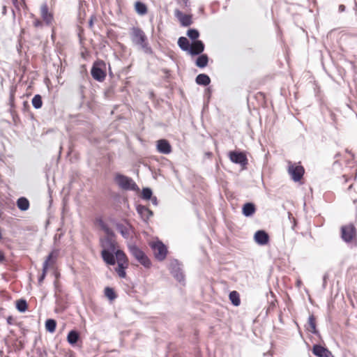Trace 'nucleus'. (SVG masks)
Here are the masks:
<instances>
[{
    "label": "nucleus",
    "mask_w": 357,
    "mask_h": 357,
    "mask_svg": "<svg viewBox=\"0 0 357 357\" xmlns=\"http://www.w3.org/2000/svg\"><path fill=\"white\" fill-rule=\"evenodd\" d=\"M99 227L104 231L105 236L101 238L102 252L103 260L109 265L114 266L116 261L117 266L114 268L116 273L120 278L126 277V269L128 267V261L125 253L116 249V243L113 239V233L111 229L102 222H99Z\"/></svg>",
    "instance_id": "nucleus-1"
},
{
    "label": "nucleus",
    "mask_w": 357,
    "mask_h": 357,
    "mask_svg": "<svg viewBox=\"0 0 357 357\" xmlns=\"http://www.w3.org/2000/svg\"><path fill=\"white\" fill-rule=\"evenodd\" d=\"M154 254V257L158 261H163L167 256V250L166 246L159 241H153L149 243Z\"/></svg>",
    "instance_id": "nucleus-2"
},
{
    "label": "nucleus",
    "mask_w": 357,
    "mask_h": 357,
    "mask_svg": "<svg viewBox=\"0 0 357 357\" xmlns=\"http://www.w3.org/2000/svg\"><path fill=\"white\" fill-rule=\"evenodd\" d=\"M129 250L131 255L144 267L150 268L151 262L143 251L138 248L136 245H129Z\"/></svg>",
    "instance_id": "nucleus-3"
},
{
    "label": "nucleus",
    "mask_w": 357,
    "mask_h": 357,
    "mask_svg": "<svg viewBox=\"0 0 357 357\" xmlns=\"http://www.w3.org/2000/svg\"><path fill=\"white\" fill-rule=\"evenodd\" d=\"M91 75L99 82L103 81L106 76L105 63L103 61L96 62L91 69Z\"/></svg>",
    "instance_id": "nucleus-4"
},
{
    "label": "nucleus",
    "mask_w": 357,
    "mask_h": 357,
    "mask_svg": "<svg viewBox=\"0 0 357 357\" xmlns=\"http://www.w3.org/2000/svg\"><path fill=\"white\" fill-rule=\"evenodd\" d=\"M115 181L123 189L130 190H136L137 189L135 183L131 178L126 176L118 174L115 177Z\"/></svg>",
    "instance_id": "nucleus-5"
},
{
    "label": "nucleus",
    "mask_w": 357,
    "mask_h": 357,
    "mask_svg": "<svg viewBox=\"0 0 357 357\" xmlns=\"http://www.w3.org/2000/svg\"><path fill=\"white\" fill-rule=\"evenodd\" d=\"M132 41L136 45L141 46L144 50H146V51L149 50L146 43V37L142 30L139 29H134L132 33Z\"/></svg>",
    "instance_id": "nucleus-6"
},
{
    "label": "nucleus",
    "mask_w": 357,
    "mask_h": 357,
    "mask_svg": "<svg viewBox=\"0 0 357 357\" xmlns=\"http://www.w3.org/2000/svg\"><path fill=\"white\" fill-rule=\"evenodd\" d=\"M288 172L294 181H298L304 174V168L299 165L289 162L288 166Z\"/></svg>",
    "instance_id": "nucleus-7"
},
{
    "label": "nucleus",
    "mask_w": 357,
    "mask_h": 357,
    "mask_svg": "<svg viewBox=\"0 0 357 357\" xmlns=\"http://www.w3.org/2000/svg\"><path fill=\"white\" fill-rule=\"evenodd\" d=\"M342 238L346 242L351 241L356 237V229L353 225H344L341 229Z\"/></svg>",
    "instance_id": "nucleus-8"
},
{
    "label": "nucleus",
    "mask_w": 357,
    "mask_h": 357,
    "mask_svg": "<svg viewBox=\"0 0 357 357\" xmlns=\"http://www.w3.org/2000/svg\"><path fill=\"white\" fill-rule=\"evenodd\" d=\"M57 255H58V252L56 251H52L48 255L47 259L45 261V262L43 264L42 278H44L47 269L50 267H52L54 266V264L55 263Z\"/></svg>",
    "instance_id": "nucleus-9"
},
{
    "label": "nucleus",
    "mask_w": 357,
    "mask_h": 357,
    "mask_svg": "<svg viewBox=\"0 0 357 357\" xmlns=\"http://www.w3.org/2000/svg\"><path fill=\"white\" fill-rule=\"evenodd\" d=\"M170 269L174 275L178 280L179 282L183 280V274L181 268V265L176 260L172 261L170 264Z\"/></svg>",
    "instance_id": "nucleus-10"
},
{
    "label": "nucleus",
    "mask_w": 357,
    "mask_h": 357,
    "mask_svg": "<svg viewBox=\"0 0 357 357\" xmlns=\"http://www.w3.org/2000/svg\"><path fill=\"white\" fill-rule=\"evenodd\" d=\"M229 158L233 162L242 165H245L247 162L246 157L243 153L231 151L229 153Z\"/></svg>",
    "instance_id": "nucleus-11"
},
{
    "label": "nucleus",
    "mask_w": 357,
    "mask_h": 357,
    "mask_svg": "<svg viewBox=\"0 0 357 357\" xmlns=\"http://www.w3.org/2000/svg\"><path fill=\"white\" fill-rule=\"evenodd\" d=\"M40 15L43 21L47 24H50L53 20V15L50 11H49L48 7L46 4H43L40 6Z\"/></svg>",
    "instance_id": "nucleus-12"
},
{
    "label": "nucleus",
    "mask_w": 357,
    "mask_h": 357,
    "mask_svg": "<svg viewBox=\"0 0 357 357\" xmlns=\"http://www.w3.org/2000/svg\"><path fill=\"white\" fill-rule=\"evenodd\" d=\"M312 352L315 356L318 357L332 356L331 352L328 349L318 344H316L313 347Z\"/></svg>",
    "instance_id": "nucleus-13"
},
{
    "label": "nucleus",
    "mask_w": 357,
    "mask_h": 357,
    "mask_svg": "<svg viewBox=\"0 0 357 357\" xmlns=\"http://www.w3.org/2000/svg\"><path fill=\"white\" fill-rule=\"evenodd\" d=\"M175 15L180 21L181 24L184 26H190L192 23V17L190 15L183 14L178 10H175Z\"/></svg>",
    "instance_id": "nucleus-14"
},
{
    "label": "nucleus",
    "mask_w": 357,
    "mask_h": 357,
    "mask_svg": "<svg viewBox=\"0 0 357 357\" xmlns=\"http://www.w3.org/2000/svg\"><path fill=\"white\" fill-rule=\"evenodd\" d=\"M204 49V45L203 43L201 40H195L190 45L188 52L190 54L197 55L202 53Z\"/></svg>",
    "instance_id": "nucleus-15"
},
{
    "label": "nucleus",
    "mask_w": 357,
    "mask_h": 357,
    "mask_svg": "<svg viewBox=\"0 0 357 357\" xmlns=\"http://www.w3.org/2000/svg\"><path fill=\"white\" fill-rule=\"evenodd\" d=\"M158 151L163 154H169L172 151V147L166 139H160L157 142Z\"/></svg>",
    "instance_id": "nucleus-16"
},
{
    "label": "nucleus",
    "mask_w": 357,
    "mask_h": 357,
    "mask_svg": "<svg viewBox=\"0 0 357 357\" xmlns=\"http://www.w3.org/2000/svg\"><path fill=\"white\" fill-rule=\"evenodd\" d=\"M255 241L259 245H266L268 241V236L264 231H257L254 236Z\"/></svg>",
    "instance_id": "nucleus-17"
},
{
    "label": "nucleus",
    "mask_w": 357,
    "mask_h": 357,
    "mask_svg": "<svg viewBox=\"0 0 357 357\" xmlns=\"http://www.w3.org/2000/svg\"><path fill=\"white\" fill-rule=\"evenodd\" d=\"M137 211L144 221H147L153 215V212L144 206H137Z\"/></svg>",
    "instance_id": "nucleus-18"
},
{
    "label": "nucleus",
    "mask_w": 357,
    "mask_h": 357,
    "mask_svg": "<svg viewBox=\"0 0 357 357\" xmlns=\"http://www.w3.org/2000/svg\"><path fill=\"white\" fill-rule=\"evenodd\" d=\"M79 337V333L76 331H70L67 336V340L71 345L77 343Z\"/></svg>",
    "instance_id": "nucleus-19"
},
{
    "label": "nucleus",
    "mask_w": 357,
    "mask_h": 357,
    "mask_svg": "<svg viewBox=\"0 0 357 357\" xmlns=\"http://www.w3.org/2000/svg\"><path fill=\"white\" fill-rule=\"evenodd\" d=\"M255 211V205L252 203H247L243 207V213L245 216L252 215Z\"/></svg>",
    "instance_id": "nucleus-20"
},
{
    "label": "nucleus",
    "mask_w": 357,
    "mask_h": 357,
    "mask_svg": "<svg viewBox=\"0 0 357 357\" xmlns=\"http://www.w3.org/2000/svg\"><path fill=\"white\" fill-rule=\"evenodd\" d=\"M17 207L22 211H26L29 208V202L25 197H20L17 201Z\"/></svg>",
    "instance_id": "nucleus-21"
},
{
    "label": "nucleus",
    "mask_w": 357,
    "mask_h": 357,
    "mask_svg": "<svg viewBox=\"0 0 357 357\" xmlns=\"http://www.w3.org/2000/svg\"><path fill=\"white\" fill-rule=\"evenodd\" d=\"M211 79L209 77L205 74H199L196 77V82L199 85L207 86L209 84Z\"/></svg>",
    "instance_id": "nucleus-22"
},
{
    "label": "nucleus",
    "mask_w": 357,
    "mask_h": 357,
    "mask_svg": "<svg viewBox=\"0 0 357 357\" xmlns=\"http://www.w3.org/2000/svg\"><path fill=\"white\" fill-rule=\"evenodd\" d=\"M229 298L234 305L238 306L240 305L241 300L238 291H230Z\"/></svg>",
    "instance_id": "nucleus-23"
},
{
    "label": "nucleus",
    "mask_w": 357,
    "mask_h": 357,
    "mask_svg": "<svg viewBox=\"0 0 357 357\" xmlns=\"http://www.w3.org/2000/svg\"><path fill=\"white\" fill-rule=\"evenodd\" d=\"M178 45L184 51L188 52L190 48V43L188 40L185 37H181L178 38Z\"/></svg>",
    "instance_id": "nucleus-24"
},
{
    "label": "nucleus",
    "mask_w": 357,
    "mask_h": 357,
    "mask_svg": "<svg viewBox=\"0 0 357 357\" xmlns=\"http://www.w3.org/2000/svg\"><path fill=\"white\" fill-rule=\"evenodd\" d=\"M117 228H118V230L120 231V233L124 238H127L129 237V236L130 234V231H131V229L130 227L125 226L123 225H119L117 226Z\"/></svg>",
    "instance_id": "nucleus-25"
},
{
    "label": "nucleus",
    "mask_w": 357,
    "mask_h": 357,
    "mask_svg": "<svg viewBox=\"0 0 357 357\" xmlns=\"http://www.w3.org/2000/svg\"><path fill=\"white\" fill-rule=\"evenodd\" d=\"M16 308L20 312H24L27 310V303L24 299H19L16 301Z\"/></svg>",
    "instance_id": "nucleus-26"
},
{
    "label": "nucleus",
    "mask_w": 357,
    "mask_h": 357,
    "mask_svg": "<svg viewBox=\"0 0 357 357\" xmlns=\"http://www.w3.org/2000/svg\"><path fill=\"white\" fill-rule=\"evenodd\" d=\"M56 322L54 319H49L45 321V328L50 333H54L56 330Z\"/></svg>",
    "instance_id": "nucleus-27"
},
{
    "label": "nucleus",
    "mask_w": 357,
    "mask_h": 357,
    "mask_svg": "<svg viewBox=\"0 0 357 357\" xmlns=\"http://www.w3.org/2000/svg\"><path fill=\"white\" fill-rule=\"evenodd\" d=\"M208 63V56L206 54L199 56L196 61V65L199 68L205 67Z\"/></svg>",
    "instance_id": "nucleus-28"
},
{
    "label": "nucleus",
    "mask_w": 357,
    "mask_h": 357,
    "mask_svg": "<svg viewBox=\"0 0 357 357\" xmlns=\"http://www.w3.org/2000/svg\"><path fill=\"white\" fill-rule=\"evenodd\" d=\"M135 10L137 13L140 15H144L147 12V8L145 4L139 1L135 3Z\"/></svg>",
    "instance_id": "nucleus-29"
},
{
    "label": "nucleus",
    "mask_w": 357,
    "mask_h": 357,
    "mask_svg": "<svg viewBox=\"0 0 357 357\" xmlns=\"http://www.w3.org/2000/svg\"><path fill=\"white\" fill-rule=\"evenodd\" d=\"M32 105L36 109L41 108L43 105L42 98L40 95H35L32 99Z\"/></svg>",
    "instance_id": "nucleus-30"
},
{
    "label": "nucleus",
    "mask_w": 357,
    "mask_h": 357,
    "mask_svg": "<svg viewBox=\"0 0 357 357\" xmlns=\"http://www.w3.org/2000/svg\"><path fill=\"white\" fill-rule=\"evenodd\" d=\"M308 324H309V326L310 327V330L312 333H316L315 319L312 315L310 316L308 318Z\"/></svg>",
    "instance_id": "nucleus-31"
},
{
    "label": "nucleus",
    "mask_w": 357,
    "mask_h": 357,
    "mask_svg": "<svg viewBox=\"0 0 357 357\" xmlns=\"http://www.w3.org/2000/svg\"><path fill=\"white\" fill-rule=\"evenodd\" d=\"M187 35L192 40L197 39L199 36L198 31L196 29H189L188 31Z\"/></svg>",
    "instance_id": "nucleus-32"
},
{
    "label": "nucleus",
    "mask_w": 357,
    "mask_h": 357,
    "mask_svg": "<svg viewBox=\"0 0 357 357\" xmlns=\"http://www.w3.org/2000/svg\"><path fill=\"white\" fill-rule=\"evenodd\" d=\"M142 198L145 199H149L151 198L152 191L149 188H144L142 190Z\"/></svg>",
    "instance_id": "nucleus-33"
},
{
    "label": "nucleus",
    "mask_w": 357,
    "mask_h": 357,
    "mask_svg": "<svg viewBox=\"0 0 357 357\" xmlns=\"http://www.w3.org/2000/svg\"><path fill=\"white\" fill-rule=\"evenodd\" d=\"M105 295L110 301H112L117 297L116 291H105Z\"/></svg>",
    "instance_id": "nucleus-34"
},
{
    "label": "nucleus",
    "mask_w": 357,
    "mask_h": 357,
    "mask_svg": "<svg viewBox=\"0 0 357 357\" xmlns=\"http://www.w3.org/2000/svg\"><path fill=\"white\" fill-rule=\"evenodd\" d=\"M6 321L8 324L12 325L13 324V318L11 316H10L7 318Z\"/></svg>",
    "instance_id": "nucleus-35"
},
{
    "label": "nucleus",
    "mask_w": 357,
    "mask_h": 357,
    "mask_svg": "<svg viewBox=\"0 0 357 357\" xmlns=\"http://www.w3.org/2000/svg\"><path fill=\"white\" fill-rule=\"evenodd\" d=\"M41 24H42L41 22H40V20H35L33 21V25H34L35 26H40Z\"/></svg>",
    "instance_id": "nucleus-36"
},
{
    "label": "nucleus",
    "mask_w": 357,
    "mask_h": 357,
    "mask_svg": "<svg viewBox=\"0 0 357 357\" xmlns=\"http://www.w3.org/2000/svg\"><path fill=\"white\" fill-rule=\"evenodd\" d=\"M345 10V6L344 5H340L339 6V11L343 12Z\"/></svg>",
    "instance_id": "nucleus-37"
},
{
    "label": "nucleus",
    "mask_w": 357,
    "mask_h": 357,
    "mask_svg": "<svg viewBox=\"0 0 357 357\" xmlns=\"http://www.w3.org/2000/svg\"><path fill=\"white\" fill-rule=\"evenodd\" d=\"M4 259V256L2 252L0 251V262L3 261Z\"/></svg>",
    "instance_id": "nucleus-38"
},
{
    "label": "nucleus",
    "mask_w": 357,
    "mask_h": 357,
    "mask_svg": "<svg viewBox=\"0 0 357 357\" xmlns=\"http://www.w3.org/2000/svg\"><path fill=\"white\" fill-rule=\"evenodd\" d=\"M152 202H153V204H157V199H156V197H153V198L152 199Z\"/></svg>",
    "instance_id": "nucleus-39"
},
{
    "label": "nucleus",
    "mask_w": 357,
    "mask_h": 357,
    "mask_svg": "<svg viewBox=\"0 0 357 357\" xmlns=\"http://www.w3.org/2000/svg\"><path fill=\"white\" fill-rule=\"evenodd\" d=\"M105 290L109 291V290H112V289L111 288H109V287H106V288L105 289Z\"/></svg>",
    "instance_id": "nucleus-40"
},
{
    "label": "nucleus",
    "mask_w": 357,
    "mask_h": 357,
    "mask_svg": "<svg viewBox=\"0 0 357 357\" xmlns=\"http://www.w3.org/2000/svg\"><path fill=\"white\" fill-rule=\"evenodd\" d=\"M183 1L184 4L186 5L188 0H183Z\"/></svg>",
    "instance_id": "nucleus-41"
},
{
    "label": "nucleus",
    "mask_w": 357,
    "mask_h": 357,
    "mask_svg": "<svg viewBox=\"0 0 357 357\" xmlns=\"http://www.w3.org/2000/svg\"><path fill=\"white\" fill-rule=\"evenodd\" d=\"M270 294H271L272 296H273V291H270Z\"/></svg>",
    "instance_id": "nucleus-42"
},
{
    "label": "nucleus",
    "mask_w": 357,
    "mask_h": 357,
    "mask_svg": "<svg viewBox=\"0 0 357 357\" xmlns=\"http://www.w3.org/2000/svg\"><path fill=\"white\" fill-rule=\"evenodd\" d=\"M17 0H13L14 3L17 2Z\"/></svg>",
    "instance_id": "nucleus-43"
}]
</instances>
